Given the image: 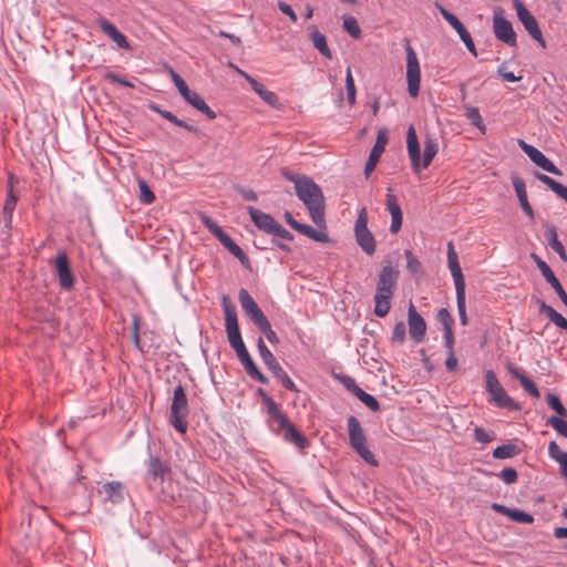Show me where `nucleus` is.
<instances>
[{
	"mask_svg": "<svg viewBox=\"0 0 567 567\" xmlns=\"http://www.w3.org/2000/svg\"><path fill=\"white\" fill-rule=\"evenodd\" d=\"M280 172L287 181L293 183L296 195L308 209L311 220L319 228H326V199L321 187L311 177L293 173L287 167Z\"/></svg>",
	"mask_w": 567,
	"mask_h": 567,
	"instance_id": "nucleus-1",
	"label": "nucleus"
},
{
	"mask_svg": "<svg viewBox=\"0 0 567 567\" xmlns=\"http://www.w3.org/2000/svg\"><path fill=\"white\" fill-rule=\"evenodd\" d=\"M424 152L421 161V148L415 128L411 125L406 133V148L414 173H419L422 168H427L439 152L437 138L427 134L423 142Z\"/></svg>",
	"mask_w": 567,
	"mask_h": 567,
	"instance_id": "nucleus-2",
	"label": "nucleus"
},
{
	"mask_svg": "<svg viewBox=\"0 0 567 567\" xmlns=\"http://www.w3.org/2000/svg\"><path fill=\"white\" fill-rule=\"evenodd\" d=\"M347 425L350 446L368 464L377 466L378 461L375 460L373 453L367 446V436L359 420L355 416L350 415L347 420Z\"/></svg>",
	"mask_w": 567,
	"mask_h": 567,
	"instance_id": "nucleus-3",
	"label": "nucleus"
},
{
	"mask_svg": "<svg viewBox=\"0 0 567 567\" xmlns=\"http://www.w3.org/2000/svg\"><path fill=\"white\" fill-rule=\"evenodd\" d=\"M188 400L185 389L178 384L174 390L171 405L169 423L181 434L186 433L188 427Z\"/></svg>",
	"mask_w": 567,
	"mask_h": 567,
	"instance_id": "nucleus-4",
	"label": "nucleus"
},
{
	"mask_svg": "<svg viewBox=\"0 0 567 567\" xmlns=\"http://www.w3.org/2000/svg\"><path fill=\"white\" fill-rule=\"evenodd\" d=\"M486 391L491 395V402L496 406L508 409L512 411L520 410V405L515 402L505 391L496 373L493 370H487L485 373Z\"/></svg>",
	"mask_w": 567,
	"mask_h": 567,
	"instance_id": "nucleus-5",
	"label": "nucleus"
},
{
	"mask_svg": "<svg viewBox=\"0 0 567 567\" xmlns=\"http://www.w3.org/2000/svg\"><path fill=\"white\" fill-rule=\"evenodd\" d=\"M239 303L245 315L254 322V324L264 333L267 334L272 330L270 321L265 316L260 307L250 296V293L241 288L238 292Z\"/></svg>",
	"mask_w": 567,
	"mask_h": 567,
	"instance_id": "nucleus-6",
	"label": "nucleus"
},
{
	"mask_svg": "<svg viewBox=\"0 0 567 567\" xmlns=\"http://www.w3.org/2000/svg\"><path fill=\"white\" fill-rule=\"evenodd\" d=\"M221 307L225 313V328L227 339L230 347L236 350L239 347L245 346L238 324L236 306L231 302V299L227 295H224L221 298Z\"/></svg>",
	"mask_w": 567,
	"mask_h": 567,
	"instance_id": "nucleus-7",
	"label": "nucleus"
},
{
	"mask_svg": "<svg viewBox=\"0 0 567 567\" xmlns=\"http://www.w3.org/2000/svg\"><path fill=\"white\" fill-rule=\"evenodd\" d=\"M172 468L168 462L162 461L159 456L150 455L145 461L144 480L150 488L153 486H162L169 478Z\"/></svg>",
	"mask_w": 567,
	"mask_h": 567,
	"instance_id": "nucleus-8",
	"label": "nucleus"
},
{
	"mask_svg": "<svg viewBox=\"0 0 567 567\" xmlns=\"http://www.w3.org/2000/svg\"><path fill=\"white\" fill-rule=\"evenodd\" d=\"M354 236L359 247L369 256L375 252V239L368 228V209L361 207L354 224Z\"/></svg>",
	"mask_w": 567,
	"mask_h": 567,
	"instance_id": "nucleus-9",
	"label": "nucleus"
},
{
	"mask_svg": "<svg viewBox=\"0 0 567 567\" xmlns=\"http://www.w3.org/2000/svg\"><path fill=\"white\" fill-rule=\"evenodd\" d=\"M493 32L498 41L508 47L515 48L517 45L516 32L511 21L504 17V10L501 7L495 8L493 12Z\"/></svg>",
	"mask_w": 567,
	"mask_h": 567,
	"instance_id": "nucleus-10",
	"label": "nucleus"
},
{
	"mask_svg": "<svg viewBox=\"0 0 567 567\" xmlns=\"http://www.w3.org/2000/svg\"><path fill=\"white\" fill-rule=\"evenodd\" d=\"M276 424L277 427H274L272 431L277 435H280L287 443L293 444L299 450L309 447L310 441L289 421L287 415Z\"/></svg>",
	"mask_w": 567,
	"mask_h": 567,
	"instance_id": "nucleus-11",
	"label": "nucleus"
},
{
	"mask_svg": "<svg viewBox=\"0 0 567 567\" xmlns=\"http://www.w3.org/2000/svg\"><path fill=\"white\" fill-rule=\"evenodd\" d=\"M405 52L408 92L412 97H417L420 92L421 70L417 55L409 41L405 45Z\"/></svg>",
	"mask_w": 567,
	"mask_h": 567,
	"instance_id": "nucleus-12",
	"label": "nucleus"
},
{
	"mask_svg": "<svg viewBox=\"0 0 567 567\" xmlns=\"http://www.w3.org/2000/svg\"><path fill=\"white\" fill-rule=\"evenodd\" d=\"M514 8L516 9L517 18L524 25L528 34L539 43L542 48H546V41L543 37L542 30L538 25L536 18L529 12L525 4L520 0L513 1Z\"/></svg>",
	"mask_w": 567,
	"mask_h": 567,
	"instance_id": "nucleus-13",
	"label": "nucleus"
},
{
	"mask_svg": "<svg viewBox=\"0 0 567 567\" xmlns=\"http://www.w3.org/2000/svg\"><path fill=\"white\" fill-rule=\"evenodd\" d=\"M54 270L61 289L65 291L73 289L75 277L72 272L68 254L64 250L58 251L54 260Z\"/></svg>",
	"mask_w": 567,
	"mask_h": 567,
	"instance_id": "nucleus-14",
	"label": "nucleus"
},
{
	"mask_svg": "<svg viewBox=\"0 0 567 567\" xmlns=\"http://www.w3.org/2000/svg\"><path fill=\"white\" fill-rule=\"evenodd\" d=\"M435 7L440 10V13L444 18V20L457 32L461 40L465 44L466 49L474 55L477 56V51L472 39L471 33L464 27V24L458 20V18L446 10L441 3L435 2Z\"/></svg>",
	"mask_w": 567,
	"mask_h": 567,
	"instance_id": "nucleus-15",
	"label": "nucleus"
},
{
	"mask_svg": "<svg viewBox=\"0 0 567 567\" xmlns=\"http://www.w3.org/2000/svg\"><path fill=\"white\" fill-rule=\"evenodd\" d=\"M532 259L536 264L538 270L545 278V280L551 286V288L555 290V292L558 295L559 299L563 301V303L567 307V293L558 280V278L555 276L551 268L547 265L545 260H543L538 255L532 254Z\"/></svg>",
	"mask_w": 567,
	"mask_h": 567,
	"instance_id": "nucleus-16",
	"label": "nucleus"
},
{
	"mask_svg": "<svg viewBox=\"0 0 567 567\" xmlns=\"http://www.w3.org/2000/svg\"><path fill=\"white\" fill-rule=\"evenodd\" d=\"M388 141L389 137L386 128H380L377 134L375 143L370 152L369 158L364 166V175L367 178L374 171L378 162L380 161L381 155L385 150Z\"/></svg>",
	"mask_w": 567,
	"mask_h": 567,
	"instance_id": "nucleus-17",
	"label": "nucleus"
},
{
	"mask_svg": "<svg viewBox=\"0 0 567 567\" xmlns=\"http://www.w3.org/2000/svg\"><path fill=\"white\" fill-rule=\"evenodd\" d=\"M408 324L410 338L416 343L422 342L426 334V322L412 302L408 310Z\"/></svg>",
	"mask_w": 567,
	"mask_h": 567,
	"instance_id": "nucleus-18",
	"label": "nucleus"
},
{
	"mask_svg": "<svg viewBox=\"0 0 567 567\" xmlns=\"http://www.w3.org/2000/svg\"><path fill=\"white\" fill-rule=\"evenodd\" d=\"M447 265L451 270L452 277L455 284L456 293L465 292V279L462 272V268L458 262V257L454 250L453 244L450 241L447 245Z\"/></svg>",
	"mask_w": 567,
	"mask_h": 567,
	"instance_id": "nucleus-19",
	"label": "nucleus"
},
{
	"mask_svg": "<svg viewBox=\"0 0 567 567\" xmlns=\"http://www.w3.org/2000/svg\"><path fill=\"white\" fill-rule=\"evenodd\" d=\"M99 493L104 495L103 501L105 503L116 505L125 499L127 491L122 482L112 481L103 484L102 487L99 489Z\"/></svg>",
	"mask_w": 567,
	"mask_h": 567,
	"instance_id": "nucleus-20",
	"label": "nucleus"
},
{
	"mask_svg": "<svg viewBox=\"0 0 567 567\" xmlns=\"http://www.w3.org/2000/svg\"><path fill=\"white\" fill-rule=\"evenodd\" d=\"M247 212L254 223V225L261 231L271 235L274 228L277 225V220L269 214L261 212L254 206H248Z\"/></svg>",
	"mask_w": 567,
	"mask_h": 567,
	"instance_id": "nucleus-21",
	"label": "nucleus"
},
{
	"mask_svg": "<svg viewBox=\"0 0 567 567\" xmlns=\"http://www.w3.org/2000/svg\"><path fill=\"white\" fill-rule=\"evenodd\" d=\"M492 509L498 514L507 516L515 523L519 524H532L534 523V517L529 513H526L519 508H509L505 505L494 503L492 504Z\"/></svg>",
	"mask_w": 567,
	"mask_h": 567,
	"instance_id": "nucleus-22",
	"label": "nucleus"
},
{
	"mask_svg": "<svg viewBox=\"0 0 567 567\" xmlns=\"http://www.w3.org/2000/svg\"><path fill=\"white\" fill-rule=\"evenodd\" d=\"M544 227H545V238L548 243V246L555 252L558 254L559 258L563 261L567 262V252L565 250L563 243L558 239L556 226L546 221L544 224Z\"/></svg>",
	"mask_w": 567,
	"mask_h": 567,
	"instance_id": "nucleus-23",
	"label": "nucleus"
},
{
	"mask_svg": "<svg viewBox=\"0 0 567 567\" xmlns=\"http://www.w3.org/2000/svg\"><path fill=\"white\" fill-rule=\"evenodd\" d=\"M512 184L516 192V195L518 197L519 204L522 206V209L524 213L530 218L534 219L535 213L533 207L530 206L528 198H527V192H526V185L523 178L519 176H512Z\"/></svg>",
	"mask_w": 567,
	"mask_h": 567,
	"instance_id": "nucleus-24",
	"label": "nucleus"
},
{
	"mask_svg": "<svg viewBox=\"0 0 567 567\" xmlns=\"http://www.w3.org/2000/svg\"><path fill=\"white\" fill-rule=\"evenodd\" d=\"M97 23L101 30L107 34L121 49H130L131 45L128 43L127 38L117 30V28L104 18H100Z\"/></svg>",
	"mask_w": 567,
	"mask_h": 567,
	"instance_id": "nucleus-25",
	"label": "nucleus"
},
{
	"mask_svg": "<svg viewBox=\"0 0 567 567\" xmlns=\"http://www.w3.org/2000/svg\"><path fill=\"white\" fill-rule=\"evenodd\" d=\"M507 370L513 378H515L519 381L523 389L529 395H532L533 398H536V399H538L540 396V392H539L538 388L536 386L535 382L533 380H530L528 377H526L525 372L522 369L516 368L512 364H508Z\"/></svg>",
	"mask_w": 567,
	"mask_h": 567,
	"instance_id": "nucleus-26",
	"label": "nucleus"
},
{
	"mask_svg": "<svg viewBox=\"0 0 567 567\" xmlns=\"http://www.w3.org/2000/svg\"><path fill=\"white\" fill-rule=\"evenodd\" d=\"M529 159L540 167L542 169L561 176L563 172L548 158L546 157L538 148L530 153Z\"/></svg>",
	"mask_w": 567,
	"mask_h": 567,
	"instance_id": "nucleus-27",
	"label": "nucleus"
},
{
	"mask_svg": "<svg viewBox=\"0 0 567 567\" xmlns=\"http://www.w3.org/2000/svg\"><path fill=\"white\" fill-rule=\"evenodd\" d=\"M184 100L195 110L205 114L209 120L216 118V112L213 111L204 101V99L195 91H190V93L186 97H184Z\"/></svg>",
	"mask_w": 567,
	"mask_h": 567,
	"instance_id": "nucleus-28",
	"label": "nucleus"
},
{
	"mask_svg": "<svg viewBox=\"0 0 567 567\" xmlns=\"http://www.w3.org/2000/svg\"><path fill=\"white\" fill-rule=\"evenodd\" d=\"M400 271L394 268L391 265H385L382 267L378 284L380 287H389V288H395L398 279H399Z\"/></svg>",
	"mask_w": 567,
	"mask_h": 567,
	"instance_id": "nucleus-29",
	"label": "nucleus"
},
{
	"mask_svg": "<svg viewBox=\"0 0 567 567\" xmlns=\"http://www.w3.org/2000/svg\"><path fill=\"white\" fill-rule=\"evenodd\" d=\"M548 455L559 464L560 473L567 480V452L560 450L558 444L551 441L548 444Z\"/></svg>",
	"mask_w": 567,
	"mask_h": 567,
	"instance_id": "nucleus-30",
	"label": "nucleus"
},
{
	"mask_svg": "<svg viewBox=\"0 0 567 567\" xmlns=\"http://www.w3.org/2000/svg\"><path fill=\"white\" fill-rule=\"evenodd\" d=\"M310 30V39L312 41L313 47L326 58L331 59L332 54L328 47L326 37L320 33L316 25H311Z\"/></svg>",
	"mask_w": 567,
	"mask_h": 567,
	"instance_id": "nucleus-31",
	"label": "nucleus"
},
{
	"mask_svg": "<svg viewBox=\"0 0 567 567\" xmlns=\"http://www.w3.org/2000/svg\"><path fill=\"white\" fill-rule=\"evenodd\" d=\"M535 177L567 203V186L539 172H535Z\"/></svg>",
	"mask_w": 567,
	"mask_h": 567,
	"instance_id": "nucleus-32",
	"label": "nucleus"
},
{
	"mask_svg": "<svg viewBox=\"0 0 567 567\" xmlns=\"http://www.w3.org/2000/svg\"><path fill=\"white\" fill-rule=\"evenodd\" d=\"M539 305V311L545 313L547 318L558 328L564 329L567 326V319L557 312L551 306H548L543 300H537Z\"/></svg>",
	"mask_w": 567,
	"mask_h": 567,
	"instance_id": "nucleus-33",
	"label": "nucleus"
},
{
	"mask_svg": "<svg viewBox=\"0 0 567 567\" xmlns=\"http://www.w3.org/2000/svg\"><path fill=\"white\" fill-rule=\"evenodd\" d=\"M251 89L268 105L272 107H278L280 105L279 97L277 96V94L275 92L268 91L262 83L257 81L254 83Z\"/></svg>",
	"mask_w": 567,
	"mask_h": 567,
	"instance_id": "nucleus-34",
	"label": "nucleus"
},
{
	"mask_svg": "<svg viewBox=\"0 0 567 567\" xmlns=\"http://www.w3.org/2000/svg\"><path fill=\"white\" fill-rule=\"evenodd\" d=\"M522 450L513 443L503 444L494 449L492 455L497 460L512 458L519 455Z\"/></svg>",
	"mask_w": 567,
	"mask_h": 567,
	"instance_id": "nucleus-35",
	"label": "nucleus"
},
{
	"mask_svg": "<svg viewBox=\"0 0 567 567\" xmlns=\"http://www.w3.org/2000/svg\"><path fill=\"white\" fill-rule=\"evenodd\" d=\"M296 231L307 236L308 238L318 241V243H329L330 238L327 233L318 231L313 227L307 224H299Z\"/></svg>",
	"mask_w": 567,
	"mask_h": 567,
	"instance_id": "nucleus-36",
	"label": "nucleus"
},
{
	"mask_svg": "<svg viewBox=\"0 0 567 567\" xmlns=\"http://www.w3.org/2000/svg\"><path fill=\"white\" fill-rule=\"evenodd\" d=\"M18 196L14 194V190L8 192L7 199L3 205V217L6 227L11 228L12 223V214L17 206Z\"/></svg>",
	"mask_w": 567,
	"mask_h": 567,
	"instance_id": "nucleus-37",
	"label": "nucleus"
},
{
	"mask_svg": "<svg viewBox=\"0 0 567 567\" xmlns=\"http://www.w3.org/2000/svg\"><path fill=\"white\" fill-rule=\"evenodd\" d=\"M465 116L482 134L486 133V126L480 114V110L475 106H465Z\"/></svg>",
	"mask_w": 567,
	"mask_h": 567,
	"instance_id": "nucleus-38",
	"label": "nucleus"
},
{
	"mask_svg": "<svg viewBox=\"0 0 567 567\" xmlns=\"http://www.w3.org/2000/svg\"><path fill=\"white\" fill-rule=\"evenodd\" d=\"M243 367L246 371V373L255 381H258L262 384H268L269 383V379L260 372V370L257 368V365L255 364L254 360H249L247 362H244L243 363Z\"/></svg>",
	"mask_w": 567,
	"mask_h": 567,
	"instance_id": "nucleus-39",
	"label": "nucleus"
},
{
	"mask_svg": "<svg viewBox=\"0 0 567 567\" xmlns=\"http://www.w3.org/2000/svg\"><path fill=\"white\" fill-rule=\"evenodd\" d=\"M374 315L384 318L391 309V299H386L381 295H374Z\"/></svg>",
	"mask_w": 567,
	"mask_h": 567,
	"instance_id": "nucleus-40",
	"label": "nucleus"
},
{
	"mask_svg": "<svg viewBox=\"0 0 567 567\" xmlns=\"http://www.w3.org/2000/svg\"><path fill=\"white\" fill-rule=\"evenodd\" d=\"M354 396H357L372 412H379L380 411V409H381L380 403L377 400V398L373 396L372 394L367 393L365 391L360 389Z\"/></svg>",
	"mask_w": 567,
	"mask_h": 567,
	"instance_id": "nucleus-41",
	"label": "nucleus"
},
{
	"mask_svg": "<svg viewBox=\"0 0 567 567\" xmlns=\"http://www.w3.org/2000/svg\"><path fill=\"white\" fill-rule=\"evenodd\" d=\"M262 403L267 406V411L271 417V420L277 423L281 420L286 414L281 411L279 404H277L274 399L269 395L266 398Z\"/></svg>",
	"mask_w": 567,
	"mask_h": 567,
	"instance_id": "nucleus-42",
	"label": "nucleus"
},
{
	"mask_svg": "<svg viewBox=\"0 0 567 567\" xmlns=\"http://www.w3.org/2000/svg\"><path fill=\"white\" fill-rule=\"evenodd\" d=\"M336 380H338L349 392H351L353 395L358 393V391L361 389L355 380L343 373H333L332 374Z\"/></svg>",
	"mask_w": 567,
	"mask_h": 567,
	"instance_id": "nucleus-43",
	"label": "nucleus"
},
{
	"mask_svg": "<svg viewBox=\"0 0 567 567\" xmlns=\"http://www.w3.org/2000/svg\"><path fill=\"white\" fill-rule=\"evenodd\" d=\"M343 29L353 38V39H360L361 38V28L358 23V20L354 17H344L343 19Z\"/></svg>",
	"mask_w": 567,
	"mask_h": 567,
	"instance_id": "nucleus-44",
	"label": "nucleus"
},
{
	"mask_svg": "<svg viewBox=\"0 0 567 567\" xmlns=\"http://www.w3.org/2000/svg\"><path fill=\"white\" fill-rule=\"evenodd\" d=\"M546 402L550 409H553L558 415L567 417V410L563 405L559 396L554 393L546 394Z\"/></svg>",
	"mask_w": 567,
	"mask_h": 567,
	"instance_id": "nucleus-45",
	"label": "nucleus"
},
{
	"mask_svg": "<svg viewBox=\"0 0 567 567\" xmlns=\"http://www.w3.org/2000/svg\"><path fill=\"white\" fill-rule=\"evenodd\" d=\"M257 348H258L259 355L266 367L269 365L270 363H272L275 360H277L275 358V355L272 354V352L267 348V346L261 337H259L257 340Z\"/></svg>",
	"mask_w": 567,
	"mask_h": 567,
	"instance_id": "nucleus-46",
	"label": "nucleus"
},
{
	"mask_svg": "<svg viewBox=\"0 0 567 567\" xmlns=\"http://www.w3.org/2000/svg\"><path fill=\"white\" fill-rule=\"evenodd\" d=\"M385 205L386 209L391 214V217L403 215L402 209L398 204L396 197L392 193V188H388Z\"/></svg>",
	"mask_w": 567,
	"mask_h": 567,
	"instance_id": "nucleus-47",
	"label": "nucleus"
},
{
	"mask_svg": "<svg viewBox=\"0 0 567 567\" xmlns=\"http://www.w3.org/2000/svg\"><path fill=\"white\" fill-rule=\"evenodd\" d=\"M140 200L143 204H152L155 200V195L144 179H138Z\"/></svg>",
	"mask_w": 567,
	"mask_h": 567,
	"instance_id": "nucleus-48",
	"label": "nucleus"
},
{
	"mask_svg": "<svg viewBox=\"0 0 567 567\" xmlns=\"http://www.w3.org/2000/svg\"><path fill=\"white\" fill-rule=\"evenodd\" d=\"M164 118L169 121L172 124H174L178 127H183L184 130H186L188 132L198 133V131H199L198 127H196L192 124H188L185 121L178 118L175 114H173L169 111L164 114Z\"/></svg>",
	"mask_w": 567,
	"mask_h": 567,
	"instance_id": "nucleus-49",
	"label": "nucleus"
},
{
	"mask_svg": "<svg viewBox=\"0 0 567 567\" xmlns=\"http://www.w3.org/2000/svg\"><path fill=\"white\" fill-rule=\"evenodd\" d=\"M164 118L169 121L172 124H174L178 127H183L184 130H186L188 132L198 133V131H199L198 127H196L192 124H188L185 121L178 118L175 114H173L169 111L164 114Z\"/></svg>",
	"mask_w": 567,
	"mask_h": 567,
	"instance_id": "nucleus-50",
	"label": "nucleus"
},
{
	"mask_svg": "<svg viewBox=\"0 0 567 567\" xmlns=\"http://www.w3.org/2000/svg\"><path fill=\"white\" fill-rule=\"evenodd\" d=\"M227 250L231 255H234L244 267H246V268L250 267L249 257L245 254V251L235 241L228 246Z\"/></svg>",
	"mask_w": 567,
	"mask_h": 567,
	"instance_id": "nucleus-51",
	"label": "nucleus"
},
{
	"mask_svg": "<svg viewBox=\"0 0 567 567\" xmlns=\"http://www.w3.org/2000/svg\"><path fill=\"white\" fill-rule=\"evenodd\" d=\"M405 336H406L405 323L403 321L396 322L393 328V332H392V337H391L392 343L403 344L405 341Z\"/></svg>",
	"mask_w": 567,
	"mask_h": 567,
	"instance_id": "nucleus-52",
	"label": "nucleus"
},
{
	"mask_svg": "<svg viewBox=\"0 0 567 567\" xmlns=\"http://www.w3.org/2000/svg\"><path fill=\"white\" fill-rule=\"evenodd\" d=\"M404 256L406 258V269L411 274H422V265L413 252L411 250H405Z\"/></svg>",
	"mask_w": 567,
	"mask_h": 567,
	"instance_id": "nucleus-53",
	"label": "nucleus"
},
{
	"mask_svg": "<svg viewBox=\"0 0 567 567\" xmlns=\"http://www.w3.org/2000/svg\"><path fill=\"white\" fill-rule=\"evenodd\" d=\"M474 437L477 442L487 444L495 440L496 434L494 431H486L481 426L474 427Z\"/></svg>",
	"mask_w": 567,
	"mask_h": 567,
	"instance_id": "nucleus-54",
	"label": "nucleus"
},
{
	"mask_svg": "<svg viewBox=\"0 0 567 567\" xmlns=\"http://www.w3.org/2000/svg\"><path fill=\"white\" fill-rule=\"evenodd\" d=\"M456 305H457V311H458L461 324L466 326L468 320H467V315H466L465 292L456 293Z\"/></svg>",
	"mask_w": 567,
	"mask_h": 567,
	"instance_id": "nucleus-55",
	"label": "nucleus"
},
{
	"mask_svg": "<svg viewBox=\"0 0 567 567\" xmlns=\"http://www.w3.org/2000/svg\"><path fill=\"white\" fill-rule=\"evenodd\" d=\"M346 87H347L348 102H349V104L352 105L355 102V84H354V80H353L350 68L347 69Z\"/></svg>",
	"mask_w": 567,
	"mask_h": 567,
	"instance_id": "nucleus-56",
	"label": "nucleus"
},
{
	"mask_svg": "<svg viewBox=\"0 0 567 567\" xmlns=\"http://www.w3.org/2000/svg\"><path fill=\"white\" fill-rule=\"evenodd\" d=\"M548 424L560 435L567 437V421L559 416H551Z\"/></svg>",
	"mask_w": 567,
	"mask_h": 567,
	"instance_id": "nucleus-57",
	"label": "nucleus"
},
{
	"mask_svg": "<svg viewBox=\"0 0 567 567\" xmlns=\"http://www.w3.org/2000/svg\"><path fill=\"white\" fill-rule=\"evenodd\" d=\"M436 320L443 326V329L453 328L454 319L446 308H441L437 311Z\"/></svg>",
	"mask_w": 567,
	"mask_h": 567,
	"instance_id": "nucleus-58",
	"label": "nucleus"
},
{
	"mask_svg": "<svg viewBox=\"0 0 567 567\" xmlns=\"http://www.w3.org/2000/svg\"><path fill=\"white\" fill-rule=\"evenodd\" d=\"M497 476L506 484L511 485L517 482L518 474L513 467L503 468Z\"/></svg>",
	"mask_w": 567,
	"mask_h": 567,
	"instance_id": "nucleus-59",
	"label": "nucleus"
},
{
	"mask_svg": "<svg viewBox=\"0 0 567 567\" xmlns=\"http://www.w3.org/2000/svg\"><path fill=\"white\" fill-rule=\"evenodd\" d=\"M200 221L215 237L223 230V228L208 215H200Z\"/></svg>",
	"mask_w": 567,
	"mask_h": 567,
	"instance_id": "nucleus-60",
	"label": "nucleus"
},
{
	"mask_svg": "<svg viewBox=\"0 0 567 567\" xmlns=\"http://www.w3.org/2000/svg\"><path fill=\"white\" fill-rule=\"evenodd\" d=\"M506 63L504 62L502 65L497 69V75L502 78L503 81L506 82H517L522 80V76L515 75L513 72L506 70Z\"/></svg>",
	"mask_w": 567,
	"mask_h": 567,
	"instance_id": "nucleus-61",
	"label": "nucleus"
},
{
	"mask_svg": "<svg viewBox=\"0 0 567 567\" xmlns=\"http://www.w3.org/2000/svg\"><path fill=\"white\" fill-rule=\"evenodd\" d=\"M104 78L107 81H110L111 83H116V84H120V85L125 86V87H134V84L132 82L121 78L120 75H117L114 72H106Z\"/></svg>",
	"mask_w": 567,
	"mask_h": 567,
	"instance_id": "nucleus-62",
	"label": "nucleus"
},
{
	"mask_svg": "<svg viewBox=\"0 0 567 567\" xmlns=\"http://www.w3.org/2000/svg\"><path fill=\"white\" fill-rule=\"evenodd\" d=\"M104 78L107 81H110L111 83H116V84H120V85L125 86V87H134V84L132 82L121 78L120 75H117L114 72H106Z\"/></svg>",
	"mask_w": 567,
	"mask_h": 567,
	"instance_id": "nucleus-63",
	"label": "nucleus"
},
{
	"mask_svg": "<svg viewBox=\"0 0 567 567\" xmlns=\"http://www.w3.org/2000/svg\"><path fill=\"white\" fill-rule=\"evenodd\" d=\"M104 78L107 81H110L111 83H116V84H120V85L125 86V87H134V84L132 82L121 78L120 75H117L114 72H106Z\"/></svg>",
	"mask_w": 567,
	"mask_h": 567,
	"instance_id": "nucleus-64",
	"label": "nucleus"
}]
</instances>
